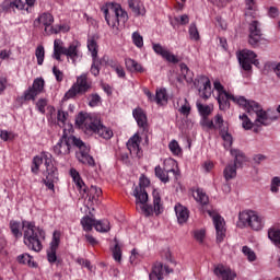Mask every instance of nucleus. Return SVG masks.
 Wrapping results in <instances>:
<instances>
[{
  "mask_svg": "<svg viewBox=\"0 0 280 280\" xmlns=\"http://www.w3.org/2000/svg\"><path fill=\"white\" fill-rule=\"evenodd\" d=\"M150 185V180L148 178L141 179L140 184L133 189V196L136 198V209L137 211H141L145 218H150V215H161L163 213V201L161 200V195L159 191H153V207L152 205H148V191L145 187Z\"/></svg>",
  "mask_w": 280,
  "mask_h": 280,
  "instance_id": "1",
  "label": "nucleus"
},
{
  "mask_svg": "<svg viewBox=\"0 0 280 280\" xmlns=\"http://www.w3.org/2000/svg\"><path fill=\"white\" fill-rule=\"evenodd\" d=\"M246 110L250 115L255 113V121H250V118H246V130H253V132H259L261 126H271L275 121H279V116L275 109L268 108L264 110L261 104L257 101L247 100L246 101Z\"/></svg>",
  "mask_w": 280,
  "mask_h": 280,
  "instance_id": "2",
  "label": "nucleus"
},
{
  "mask_svg": "<svg viewBox=\"0 0 280 280\" xmlns=\"http://www.w3.org/2000/svg\"><path fill=\"white\" fill-rule=\"evenodd\" d=\"M43 162L46 167V170L43 172L45 176V178H43V183L48 189L54 190V184L58 182V167L54 165V155H51V153L44 151L39 155L34 156L31 172L32 174L38 175Z\"/></svg>",
  "mask_w": 280,
  "mask_h": 280,
  "instance_id": "3",
  "label": "nucleus"
},
{
  "mask_svg": "<svg viewBox=\"0 0 280 280\" xmlns=\"http://www.w3.org/2000/svg\"><path fill=\"white\" fill-rule=\"evenodd\" d=\"M22 230L25 246H27L30 250L40 253L46 235L45 230L40 229V226H36V222L26 220L22 221Z\"/></svg>",
  "mask_w": 280,
  "mask_h": 280,
  "instance_id": "4",
  "label": "nucleus"
},
{
  "mask_svg": "<svg viewBox=\"0 0 280 280\" xmlns=\"http://www.w3.org/2000/svg\"><path fill=\"white\" fill-rule=\"evenodd\" d=\"M102 11L114 34H119V23H128V12L121 8V4H110L109 8H103Z\"/></svg>",
  "mask_w": 280,
  "mask_h": 280,
  "instance_id": "5",
  "label": "nucleus"
},
{
  "mask_svg": "<svg viewBox=\"0 0 280 280\" xmlns=\"http://www.w3.org/2000/svg\"><path fill=\"white\" fill-rule=\"evenodd\" d=\"M80 47L81 44L78 40L72 42L67 48L65 47V42L55 39L52 58L58 60V62H62V56H67L72 62H75V60L80 58Z\"/></svg>",
  "mask_w": 280,
  "mask_h": 280,
  "instance_id": "6",
  "label": "nucleus"
},
{
  "mask_svg": "<svg viewBox=\"0 0 280 280\" xmlns=\"http://www.w3.org/2000/svg\"><path fill=\"white\" fill-rule=\"evenodd\" d=\"M80 138L73 135H67V131H63L62 137L52 147V152L56 156H67V154H71V148H78L81 143Z\"/></svg>",
  "mask_w": 280,
  "mask_h": 280,
  "instance_id": "7",
  "label": "nucleus"
},
{
  "mask_svg": "<svg viewBox=\"0 0 280 280\" xmlns=\"http://www.w3.org/2000/svg\"><path fill=\"white\" fill-rule=\"evenodd\" d=\"M91 86L88 74L83 73L77 78V82L66 92L63 100H73L78 95H84L91 91Z\"/></svg>",
  "mask_w": 280,
  "mask_h": 280,
  "instance_id": "8",
  "label": "nucleus"
},
{
  "mask_svg": "<svg viewBox=\"0 0 280 280\" xmlns=\"http://www.w3.org/2000/svg\"><path fill=\"white\" fill-rule=\"evenodd\" d=\"M214 124L218 126L219 135L223 140V148H225V150H231L233 145V136L229 132V124L224 122L222 114H217L214 116Z\"/></svg>",
  "mask_w": 280,
  "mask_h": 280,
  "instance_id": "9",
  "label": "nucleus"
},
{
  "mask_svg": "<svg viewBox=\"0 0 280 280\" xmlns=\"http://www.w3.org/2000/svg\"><path fill=\"white\" fill-rule=\"evenodd\" d=\"M88 49L91 52L92 56V66H91V73L95 78L100 75V67L102 66V60L100 57H97V54L100 51V46L97 45V40L95 39V36H91L88 38Z\"/></svg>",
  "mask_w": 280,
  "mask_h": 280,
  "instance_id": "10",
  "label": "nucleus"
},
{
  "mask_svg": "<svg viewBox=\"0 0 280 280\" xmlns=\"http://www.w3.org/2000/svg\"><path fill=\"white\" fill-rule=\"evenodd\" d=\"M231 154L235 158V160L234 164H229L223 171L225 180L235 178V176H237V167H242V164L244 163V155L240 150L232 149Z\"/></svg>",
  "mask_w": 280,
  "mask_h": 280,
  "instance_id": "11",
  "label": "nucleus"
},
{
  "mask_svg": "<svg viewBox=\"0 0 280 280\" xmlns=\"http://www.w3.org/2000/svg\"><path fill=\"white\" fill-rule=\"evenodd\" d=\"M261 23L257 20H250L248 23V43L252 47H257L261 43Z\"/></svg>",
  "mask_w": 280,
  "mask_h": 280,
  "instance_id": "12",
  "label": "nucleus"
},
{
  "mask_svg": "<svg viewBox=\"0 0 280 280\" xmlns=\"http://www.w3.org/2000/svg\"><path fill=\"white\" fill-rule=\"evenodd\" d=\"M45 89V79L37 78L33 81V85L30 86L21 97L24 102H31L36 100L37 95H40Z\"/></svg>",
  "mask_w": 280,
  "mask_h": 280,
  "instance_id": "13",
  "label": "nucleus"
},
{
  "mask_svg": "<svg viewBox=\"0 0 280 280\" xmlns=\"http://www.w3.org/2000/svg\"><path fill=\"white\" fill-rule=\"evenodd\" d=\"M214 89L218 91V104L220 110H229L231 108V103H229V95L231 93L226 92L224 85L220 81H214Z\"/></svg>",
  "mask_w": 280,
  "mask_h": 280,
  "instance_id": "14",
  "label": "nucleus"
},
{
  "mask_svg": "<svg viewBox=\"0 0 280 280\" xmlns=\"http://www.w3.org/2000/svg\"><path fill=\"white\" fill-rule=\"evenodd\" d=\"M246 224L252 231H261L264 229V218L259 215V212L248 210L246 212Z\"/></svg>",
  "mask_w": 280,
  "mask_h": 280,
  "instance_id": "15",
  "label": "nucleus"
},
{
  "mask_svg": "<svg viewBox=\"0 0 280 280\" xmlns=\"http://www.w3.org/2000/svg\"><path fill=\"white\" fill-rule=\"evenodd\" d=\"M172 272H174V270L168 266L163 265L161 261H156L149 275V280H163L165 279L164 275H170Z\"/></svg>",
  "mask_w": 280,
  "mask_h": 280,
  "instance_id": "16",
  "label": "nucleus"
},
{
  "mask_svg": "<svg viewBox=\"0 0 280 280\" xmlns=\"http://www.w3.org/2000/svg\"><path fill=\"white\" fill-rule=\"evenodd\" d=\"M141 137L135 133L127 142V150L131 154L132 159H141L143 156V150L140 147Z\"/></svg>",
  "mask_w": 280,
  "mask_h": 280,
  "instance_id": "17",
  "label": "nucleus"
},
{
  "mask_svg": "<svg viewBox=\"0 0 280 280\" xmlns=\"http://www.w3.org/2000/svg\"><path fill=\"white\" fill-rule=\"evenodd\" d=\"M77 148L79 149L77 153L78 161L83 165H90V167L95 166V160L89 154V147H86L84 141L81 140V143Z\"/></svg>",
  "mask_w": 280,
  "mask_h": 280,
  "instance_id": "18",
  "label": "nucleus"
},
{
  "mask_svg": "<svg viewBox=\"0 0 280 280\" xmlns=\"http://www.w3.org/2000/svg\"><path fill=\"white\" fill-rule=\"evenodd\" d=\"M212 222L215 228L217 243L222 244V242H224V237H226V228H224L226 223L224 222V218L220 214H214L212 215Z\"/></svg>",
  "mask_w": 280,
  "mask_h": 280,
  "instance_id": "19",
  "label": "nucleus"
},
{
  "mask_svg": "<svg viewBox=\"0 0 280 280\" xmlns=\"http://www.w3.org/2000/svg\"><path fill=\"white\" fill-rule=\"evenodd\" d=\"M89 132L97 135L101 139H105L106 141H108V139H113V130L104 126L100 119L95 120Z\"/></svg>",
  "mask_w": 280,
  "mask_h": 280,
  "instance_id": "20",
  "label": "nucleus"
},
{
  "mask_svg": "<svg viewBox=\"0 0 280 280\" xmlns=\"http://www.w3.org/2000/svg\"><path fill=\"white\" fill-rule=\"evenodd\" d=\"M95 121H97V118H93L89 116V114L82 112L79 113L75 118V125L79 126V128H84L88 132L91 131V128L94 126Z\"/></svg>",
  "mask_w": 280,
  "mask_h": 280,
  "instance_id": "21",
  "label": "nucleus"
},
{
  "mask_svg": "<svg viewBox=\"0 0 280 280\" xmlns=\"http://www.w3.org/2000/svg\"><path fill=\"white\" fill-rule=\"evenodd\" d=\"M82 198H89L90 202H97L100 200V197L102 196V188H98L97 186H91L88 188L85 186V192L84 187L79 190Z\"/></svg>",
  "mask_w": 280,
  "mask_h": 280,
  "instance_id": "22",
  "label": "nucleus"
},
{
  "mask_svg": "<svg viewBox=\"0 0 280 280\" xmlns=\"http://www.w3.org/2000/svg\"><path fill=\"white\" fill-rule=\"evenodd\" d=\"M132 116L136 119L139 128H142V130H148V115H145V112H143L140 107H137L132 112Z\"/></svg>",
  "mask_w": 280,
  "mask_h": 280,
  "instance_id": "23",
  "label": "nucleus"
},
{
  "mask_svg": "<svg viewBox=\"0 0 280 280\" xmlns=\"http://www.w3.org/2000/svg\"><path fill=\"white\" fill-rule=\"evenodd\" d=\"M174 209L178 224H187V220H189V209L180 203H176Z\"/></svg>",
  "mask_w": 280,
  "mask_h": 280,
  "instance_id": "24",
  "label": "nucleus"
},
{
  "mask_svg": "<svg viewBox=\"0 0 280 280\" xmlns=\"http://www.w3.org/2000/svg\"><path fill=\"white\" fill-rule=\"evenodd\" d=\"M214 275L217 277H220L222 280H234L235 279V275L233 273V271H231L230 268H226L222 265H218L214 268Z\"/></svg>",
  "mask_w": 280,
  "mask_h": 280,
  "instance_id": "25",
  "label": "nucleus"
},
{
  "mask_svg": "<svg viewBox=\"0 0 280 280\" xmlns=\"http://www.w3.org/2000/svg\"><path fill=\"white\" fill-rule=\"evenodd\" d=\"M35 25H44V32L46 34L47 28L54 25V15L51 13H42L34 22Z\"/></svg>",
  "mask_w": 280,
  "mask_h": 280,
  "instance_id": "26",
  "label": "nucleus"
},
{
  "mask_svg": "<svg viewBox=\"0 0 280 280\" xmlns=\"http://www.w3.org/2000/svg\"><path fill=\"white\" fill-rule=\"evenodd\" d=\"M127 3L133 16H145V8L141 7V2L139 0H127Z\"/></svg>",
  "mask_w": 280,
  "mask_h": 280,
  "instance_id": "27",
  "label": "nucleus"
},
{
  "mask_svg": "<svg viewBox=\"0 0 280 280\" xmlns=\"http://www.w3.org/2000/svg\"><path fill=\"white\" fill-rule=\"evenodd\" d=\"M9 229L11 231V235H13L14 240H21L23 237V223L21 221L11 220L9 222Z\"/></svg>",
  "mask_w": 280,
  "mask_h": 280,
  "instance_id": "28",
  "label": "nucleus"
},
{
  "mask_svg": "<svg viewBox=\"0 0 280 280\" xmlns=\"http://www.w3.org/2000/svg\"><path fill=\"white\" fill-rule=\"evenodd\" d=\"M125 65L127 71H130L131 73H144L145 69L141 63H139L137 60L132 58H126L125 59Z\"/></svg>",
  "mask_w": 280,
  "mask_h": 280,
  "instance_id": "29",
  "label": "nucleus"
},
{
  "mask_svg": "<svg viewBox=\"0 0 280 280\" xmlns=\"http://www.w3.org/2000/svg\"><path fill=\"white\" fill-rule=\"evenodd\" d=\"M259 69V60L257 59V54L252 50L246 51V73H250L253 66Z\"/></svg>",
  "mask_w": 280,
  "mask_h": 280,
  "instance_id": "30",
  "label": "nucleus"
},
{
  "mask_svg": "<svg viewBox=\"0 0 280 280\" xmlns=\"http://www.w3.org/2000/svg\"><path fill=\"white\" fill-rule=\"evenodd\" d=\"M200 82L203 86L202 90H199L200 97H202V100H209V97H211V80L207 77H201Z\"/></svg>",
  "mask_w": 280,
  "mask_h": 280,
  "instance_id": "31",
  "label": "nucleus"
},
{
  "mask_svg": "<svg viewBox=\"0 0 280 280\" xmlns=\"http://www.w3.org/2000/svg\"><path fill=\"white\" fill-rule=\"evenodd\" d=\"M25 1L26 0H5L3 5L5 10H27Z\"/></svg>",
  "mask_w": 280,
  "mask_h": 280,
  "instance_id": "32",
  "label": "nucleus"
},
{
  "mask_svg": "<svg viewBox=\"0 0 280 280\" xmlns=\"http://www.w3.org/2000/svg\"><path fill=\"white\" fill-rule=\"evenodd\" d=\"M170 172H173V174H175L176 170H163L161 165L155 166V176L156 178H160L161 183H170Z\"/></svg>",
  "mask_w": 280,
  "mask_h": 280,
  "instance_id": "33",
  "label": "nucleus"
},
{
  "mask_svg": "<svg viewBox=\"0 0 280 280\" xmlns=\"http://www.w3.org/2000/svg\"><path fill=\"white\" fill-rule=\"evenodd\" d=\"M180 78L187 82V84H191L194 82V72L189 70V67H187L186 63H180Z\"/></svg>",
  "mask_w": 280,
  "mask_h": 280,
  "instance_id": "34",
  "label": "nucleus"
},
{
  "mask_svg": "<svg viewBox=\"0 0 280 280\" xmlns=\"http://www.w3.org/2000/svg\"><path fill=\"white\" fill-rule=\"evenodd\" d=\"M70 174L75 183L77 189L79 191H82L83 188V194H86V184H84V180H82V177H80V173H78V171L75 170H71Z\"/></svg>",
  "mask_w": 280,
  "mask_h": 280,
  "instance_id": "35",
  "label": "nucleus"
},
{
  "mask_svg": "<svg viewBox=\"0 0 280 280\" xmlns=\"http://www.w3.org/2000/svg\"><path fill=\"white\" fill-rule=\"evenodd\" d=\"M70 174L75 183L77 189L79 191H82L83 188V194H86V184H84V180H82V177H80V173H78V171L75 170H71Z\"/></svg>",
  "mask_w": 280,
  "mask_h": 280,
  "instance_id": "36",
  "label": "nucleus"
},
{
  "mask_svg": "<svg viewBox=\"0 0 280 280\" xmlns=\"http://www.w3.org/2000/svg\"><path fill=\"white\" fill-rule=\"evenodd\" d=\"M96 221L97 220H95L89 215L83 217L81 219V225L83 226V231H86L88 233L93 231V226L95 229Z\"/></svg>",
  "mask_w": 280,
  "mask_h": 280,
  "instance_id": "37",
  "label": "nucleus"
},
{
  "mask_svg": "<svg viewBox=\"0 0 280 280\" xmlns=\"http://www.w3.org/2000/svg\"><path fill=\"white\" fill-rule=\"evenodd\" d=\"M268 237L275 244V246H280V230L279 228H270L268 230Z\"/></svg>",
  "mask_w": 280,
  "mask_h": 280,
  "instance_id": "38",
  "label": "nucleus"
},
{
  "mask_svg": "<svg viewBox=\"0 0 280 280\" xmlns=\"http://www.w3.org/2000/svg\"><path fill=\"white\" fill-rule=\"evenodd\" d=\"M95 231L98 233H108L110 231V221L106 219L96 221Z\"/></svg>",
  "mask_w": 280,
  "mask_h": 280,
  "instance_id": "39",
  "label": "nucleus"
},
{
  "mask_svg": "<svg viewBox=\"0 0 280 280\" xmlns=\"http://www.w3.org/2000/svg\"><path fill=\"white\" fill-rule=\"evenodd\" d=\"M194 198L200 205H209V196L202 189L198 188L194 194Z\"/></svg>",
  "mask_w": 280,
  "mask_h": 280,
  "instance_id": "40",
  "label": "nucleus"
},
{
  "mask_svg": "<svg viewBox=\"0 0 280 280\" xmlns=\"http://www.w3.org/2000/svg\"><path fill=\"white\" fill-rule=\"evenodd\" d=\"M228 102L231 104L233 102L234 104H237V106H241L242 108H246V97L244 96H235L230 93L228 96Z\"/></svg>",
  "mask_w": 280,
  "mask_h": 280,
  "instance_id": "41",
  "label": "nucleus"
},
{
  "mask_svg": "<svg viewBox=\"0 0 280 280\" xmlns=\"http://www.w3.org/2000/svg\"><path fill=\"white\" fill-rule=\"evenodd\" d=\"M200 124L203 128H208V130H218L215 118H213V120H210L209 116H203Z\"/></svg>",
  "mask_w": 280,
  "mask_h": 280,
  "instance_id": "42",
  "label": "nucleus"
},
{
  "mask_svg": "<svg viewBox=\"0 0 280 280\" xmlns=\"http://www.w3.org/2000/svg\"><path fill=\"white\" fill-rule=\"evenodd\" d=\"M197 110L201 115V117H209L213 109L209 105H202V103H197Z\"/></svg>",
  "mask_w": 280,
  "mask_h": 280,
  "instance_id": "43",
  "label": "nucleus"
},
{
  "mask_svg": "<svg viewBox=\"0 0 280 280\" xmlns=\"http://www.w3.org/2000/svg\"><path fill=\"white\" fill-rule=\"evenodd\" d=\"M188 34L190 40H200V33L198 32V26H196V22H192L188 28Z\"/></svg>",
  "mask_w": 280,
  "mask_h": 280,
  "instance_id": "44",
  "label": "nucleus"
},
{
  "mask_svg": "<svg viewBox=\"0 0 280 280\" xmlns=\"http://www.w3.org/2000/svg\"><path fill=\"white\" fill-rule=\"evenodd\" d=\"M155 102L156 104H163V102H167V91L165 89H160L156 91Z\"/></svg>",
  "mask_w": 280,
  "mask_h": 280,
  "instance_id": "45",
  "label": "nucleus"
},
{
  "mask_svg": "<svg viewBox=\"0 0 280 280\" xmlns=\"http://www.w3.org/2000/svg\"><path fill=\"white\" fill-rule=\"evenodd\" d=\"M58 246H60V232L55 231L50 242L49 250H58Z\"/></svg>",
  "mask_w": 280,
  "mask_h": 280,
  "instance_id": "46",
  "label": "nucleus"
},
{
  "mask_svg": "<svg viewBox=\"0 0 280 280\" xmlns=\"http://www.w3.org/2000/svg\"><path fill=\"white\" fill-rule=\"evenodd\" d=\"M246 7L250 12L252 19H255L257 16V0H247Z\"/></svg>",
  "mask_w": 280,
  "mask_h": 280,
  "instance_id": "47",
  "label": "nucleus"
},
{
  "mask_svg": "<svg viewBox=\"0 0 280 280\" xmlns=\"http://www.w3.org/2000/svg\"><path fill=\"white\" fill-rule=\"evenodd\" d=\"M16 136L12 131L1 130L0 131V143L3 141H14Z\"/></svg>",
  "mask_w": 280,
  "mask_h": 280,
  "instance_id": "48",
  "label": "nucleus"
},
{
  "mask_svg": "<svg viewBox=\"0 0 280 280\" xmlns=\"http://www.w3.org/2000/svg\"><path fill=\"white\" fill-rule=\"evenodd\" d=\"M100 104H102V96H100V94L95 93L89 96V106L95 108V106H100Z\"/></svg>",
  "mask_w": 280,
  "mask_h": 280,
  "instance_id": "49",
  "label": "nucleus"
},
{
  "mask_svg": "<svg viewBox=\"0 0 280 280\" xmlns=\"http://www.w3.org/2000/svg\"><path fill=\"white\" fill-rule=\"evenodd\" d=\"M132 38V43L133 45H136V47H138L139 49H141V47H143V36H141V34L139 32H133L131 35Z\"/></svg>",
  "mask_w": 280,
  "mask_h": 280,
  "instance_id": "50",
  "label": "nucleus"
},
{
  "mask_svg": "<svg viewBox=\"0 0 280 280\" xmlns=\"http://www.w3.org/2000/svg\"><path fill=\"white\" fill-rule=\"evenodd\" d=\"M35 56L37 58V65H43L45 62V47L38 46L35 50Z\"/></svg>",
  "mask_w": 280,
  "mask_h": 280,
  "instance_id": "51",
  "label": "nucleus"
},
{
  "mask_svg": "<svg viewBox=\"0 0 280 280\" xmlns=\"http://www.w3.org/2000/svg\"><path fill=\"white\" fill-rule=\"evenodd\" d=\"M112 253L115 261H121V247H119V242H117V238H115V246L112 249Z\"/></svg>",
  "mask_w": 280,
  "mask_h": 280,
  "instance_id": "52",
  "label": "nucleus"
},
{
  "mask_svg": "<svg viewBox=\"0 0 280 280\" xmlns=\"http://www.w3.org/2000/svg\"><path fill=\"white\" fill-rule=\"evenodd\" d=\"M237 60L243 69V71H246V49L240 50L236 54Z\"/></svg>",
  "mask_w": 280,
  "mask_h": 280,
  "instance_id": "53",
  "label": "nucleus"
},
{
  "mask_svg": "<svg viewBox=\"0 0 280 280\" xmlns=\"http://www.w3.org/2000/svg\"><path fill=\"white\" fill-rule=\"evenodd\" d=\"M163 58L166 62H172V65H178V62H180V59H178V57H176L170 50H166V54L163 56Z\"/></svg>",
  "mask_w": 280,
  "mask_h": 280,
  "instance_id": "54",
  "label": "nucleus"
},
{
  "mask_svg": "<svg viewBox=\"0 0 280 280\" xmlns=\"http://www.w3.org/2000/svg\"><path fill=\"white\" fill-rule=\"evenodd\" d=\"M168 148L171 152H173V154H175L176 156H178V154L183 152V150L180 149V145L178 144V141L176 140L171 141L168 144Z\"/></svg>",
  "mask_w": 280,
  "mask_h": 280,
  "instance_id": "55",
  "label": "nucleus"
},
{
  "mask_svg": "<svg viewBox=\"0 0 280 280\" xmlns=\"http://www.w3.org/2000/svg\"><path fill=\"white\" fill-rule=\"evenodd\" d=\"M57 250L56 249H48L47 250V259L49 264H60V260H58V256L56 255Z\"/></svg>",
  "mask_w": 280,
  "mask_h": 280,
  "instance_id": "56",
  "label": "nucleus"
},
{
  "mask_svg": "<svg viewBox=\"0 0 280 280\" xmlns=\"http://www.w3.org/2000/svg\"><path fill=\"white\" fill-rule=\"evenodd\" d=\"M279 187H280V177L276 176L271 179L270 191H272V194H278Z\"/></svg>",
  "mask_w": 280,
  "mask_h": 280,
  "instance_id": "57",
  "label": "nucleus"
},
{
  "mask_svg": "<svg viewBox=\"0 0 280 280\" xmlns=\"http://www.w3.org/2000/svg\"><path fill=\"white\" fill-rule=\"evenodd\" d=\"M18 261L19 264L32 266V256H30V254H22L18 256Z\"/></svg>",
  "mask_w": 280,
  "mask_h": 280,
  "instance_id": "58",
  "label": "nucleus"
},
{
  "mask_svg": "<svg viewBox=\"0 0 280 280\" xmlns=\"http://www.w3.org/2000/svg\"><path fill=\"white\" fill-rule=\"evenodd\" d=\"M236 226L238 229H246V211L240 212Z\"/></svg>",
  "mask_w": 280,
  "mask_h": 280,
  "instance_id": "59",
  "label": "nucleus"
},
{
  "mask_svg": "<svg viewBox=\"0 0 280 280\" xmlns=\"http://www.w3.org/2000/svg\"><path fill=\"white\" fill-rule=\"evenodd\" d=\"M152 48H153V51L158 54V56H161L162 58L167 52V49L163 47L161 44H153Z\"/></svg>",
  "mask_w": 280,
  "mask_h": 280,
  "instance_id": "60",
  "label": "nucleus"
},
{
  "mask_svg": "<svg viewBox=\"0 0 280 280\" xmlns=\"http://www.w3.org/2000/svg\"><path fill=\"white\" fill-rule=\"evenodd\" d=\"M47 107V100L46 98H39L36 103V108L42 115H45V108Z\"/></svg>",
  "mask_w": 280,
  "mask_h": 280,
  "instance_id": "61",
  "label": "nucleus"
},
{
  "mask_svg": "<svg viewBox=\"0 0 280 280\" xmlns=\"http://www.w3.org/2000/svg\"><path fill=\"white\" fill-rule=\"evenodd\" d=\"M52 73L57 82H62L65 80V73L60 69H58V67L54 66Z\"/></svg>",
  "mask_w": 280,
  "mask_h": 280,
  "instance_id": "62",
  "label": "nucleus"
},
{
  "mask_svg": "<svg viewBox=\"0 0 280 280\" xmlns=\"http://www.w3.org/2000/svg\"><path fill=\"white\" fill-rule=\"evenodd\" d=\"M112 67L116 71L118 78H126V70H124V67L118 63H114Z\"/></svg>",
  "mask_w": 280,
  "mask_h": 280,
  "instance_id": "63",
  "label": "nucleus"
},
{
  "mask_svg": "<svg viewBox=\"0 0 280 280\" xmlns=\"http://www.w3.org/2000/svg\"><path fill=\"white\" fill-rule=\"evenodd\" d=\"M205 230H197L195 231L194 237L199 242V244H202V242H205Z\"/></svg>",
  "mask_w": 280,
  "mask_h": 280,
  "instance_id": "64",
  "label": "nucleus"
}]
</instances>
